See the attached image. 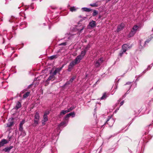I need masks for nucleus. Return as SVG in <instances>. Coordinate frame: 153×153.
I'll list each match as a JSON object with an SVG mask.
<instances>
[{"label":"nucleus","instance_id":"obj_1","mask_svg":"<svg viewBox=\"0 0 153 153\" xmlns=\"http://www.w3.org/2000/svg\"><path fill=\"white\" fill-rule=\"evenodd\" d=\"M49 111H45L43 115V120H42V124L43 125H45V122L48 120V115L49 114Z\"/></svg>","mask_w":153,"mask_h":153},{"label":"nucleus","instance_id":"obj_2","mask_svg":"<svg viewBox=\"0 0 153 153\" xmlns=\"http://www.w3.org/2000/svg\"><path fill=\"white\" fill-rule=\"evenodd\" d=\"M104 61L103 59L102 58H100L98 60H96L95 62V66L96 68H98L100 67V65Z\"/></svg>","mask_w":153,"mask_h":153},{"label":"nucleus","instance_id":"obj_3","mask_svg":"<svg viewBox=\"0 0 153 153\" xmlns=\"http://www.w3.org/2000/svg\"><path fill=\"white\" fill-rule=\"evenodd\" d=\"M114 122V120L112 117H108V118L106 122L105 123V124L107 123L108 124L110 127H112L113 126Z\"/></svg>","mask_w":153,"mask_h":153},{"label":"nucleus","instance_id":"obj_4","mask_svg":"<svg viewBox=\"0 0 153 153\" xmlns=\"http://www.w3.org/2000/svg\"><path fill=\"white\" fill-rule=\"evenodd\" d=\"M85 55V52L84 51H82L80 54L77 56V63L80 62V61L82 59Z\"/></svg>","mask_w":153,"mask_h":153},{"label":"nucleus","instance_id":"obj_5","mask_svg":"<svg viewBox=\"0 0 153 153\" xmlns=\"http://www.w3.org/2000/svg\"><path fill=\"white\" fill-rule=\"evenodd\" d=\"M96 25V22L95 21L92 20L90 22L88 26V28H93L95 27Z\"/></svg>","mask_w":153,"mask_h":153},{"label":"nucleus","instance_id":"obj_6","mask_svg":"<svg viewBox=\"0 0 153 153\" xmlns=\"http://www.w3.org/2000/svg\"><path fill=\"white\" fill-rule=\"evenodd\" d=\"M76 63V58L74 60V61L72 62L70 64L68 69V71H71L74 65Z\"/></svg>","mask_w":153,"mask_h":153},{"label":"nucleus","instance_id":"obj_7","mask_svg":"<svg viewBox=\"0 0 153 153\" xmlns=\"http://www.w3.org/2000/svg\"><path fill=\"white\" fill-rule=\"evenodd\" d=\"M131 46L127 44H123L122 47V50L124 51V52H126L127 50L131 48Z\"/></svg>","mask_w":153,"mask_h":153},{"label":"nucleus","instance_id":"obj_8","mask_svg":"<svg viewBox=\"0 0 153 153\" xmlns=\"http://www.w3.org/2000/svg\"><path fill=\"white\" fill-rule=\"evenodd\" d=\"M71 111V109H67V110H62L61 111L60 113V116L66 114V113L70 112V111Z\"/></svg>","mask_w":153,"mask_h":153},{"label":"nucleus","instance_id":"obj_9","mask_svg":"<svg viewBox=\"0 0 153 153\" xmlns=\"http://www.w3.org/2000/svg\"><path fill=\"white\" fill-rule=\"evenodd\" d=\"M124 26V25L123 23H121L120 25H118L117 28V31L119 32L122 30Z\"/></svg>","mask_w":153,"mask_h":153},{"label":"nucleus","instance_id":"obj_10","mask_svg":"<svg viewBox=\"0 0 153 153\" xmlns=\"http://www.w3.org/2000/svg\"><path fill=\"white\" fill-rule=\"evenodd\" d=\"M62 67H63L61 68H56L54 72L52 73V74L53 75L55 76L57 73L59 72L61 70Z\"/></svg>","mask_w":153,"mask_h":153},{"label":"nucleus","instance_id":"obj_11","mask_svg":"<svg viewBox=\"0 0 153 153\" xmlns=\"http://www.w3.org/2000/svg\"><path fill=\"white\" fill-rule=\"evenodd\" d=\"M8 143V141L5 139H3L0 142V146H3L4 144Z\"/></svg>","mask_w":153,"mask_h":153},{"label":"nucleus","instance_id":"obj_12","mask_svg":"<svg viewBox=\"0 0 153 153\" xmlns=\"http://www.w3.org/2000/svg\"><path fill=\"white\" fill-rule=\"evenodd\" d=\"M136 33V32L135 31L131 29V31L129 33L128 36L129 37H131L133 36Z\"/></svg>","mask_w":153,"mask_h":153},{"label":"nucleus","instance_id":"obj_13","mask_svg":"<svg viewBox=\"0 0 153 153\" xmlns=\"http://www.w3.org/2000/svg\"><path fill=\"white\" fill-rule=\"evenodd\" d=\"M21 103L19 102L18 101L16 102V105L15 106V108L16 109H17L21 107Z\"/></svg>","mask_w":153,"mask_h":153},{"label":"nucleus","instance_id":"obj_14","mask_svg":"<svg viewBox=\"0 0 153 153\" xmlns=\"http://www.w3.org/2000/svg\"><path fill=\"white\" fill-rule=\"evenodd\" d=\"M76 78V76H74L73 77L71 78L70 80L69 81H67L66 83V84L67 85L70 84L74 81V80Z\"/></svg>","mask_w":153,"mask_h":153},{"label":"nucleus","instance_id":"obj_15","mask_svg":"<svg viewBox=\"0 0 153 153\" xmlns=\"http://www.w3.org/2000/svg\"><path fill=\"white\" fill-rule=\"evenodd\" d=\"M82 11H85L87 12H89L91 11V10L87 7H83L81 9Z\"/></svg>","mask_w":153,"mask_h":153},{"label":"nucleus","instance_id":"obj_16","mask_svg":"<svg viewBox=\"0 0 153 153\" xmlns=\"http://www.w3.org/2000/svg\"><path fill=\"white\" fill-rule=\"evenodd\" d=\"M107 97L106 93H105L103 94L102 96L100 98V100H105Z\"/></svg>","mask_w":153,"mask_h":153},{"label":"nucleus","instance_id":"obj_17","mask_svg":"<svg viewBox=\"0 0 153 153\" xmlns=\"http://www.w3.org/2000/svg\"><path fill=\"white\" fill-rule=\"evenodd\" d=\"M139 26L137 25H134L133 27L132 30L135 31L136 32L137 30L139 28Z\"/></svg>","mask_w":153,"mask_h":153},{"label":"nucleus","instance_id":"obj_18","mask_svg":"<svg viewBox=\"0 0 153 153\" xmlns=\"http://www.w3.org/2000/svg\"><path fill=\"white\" fill-rule=\"evenodd\" d=\"M67 123L66 122H62L59 125V127L61 126H64L67 125Z\"/></svg>","mask_w":153,"mask_h":153},{"label":"nucleus","instance_id":"obj_19","mask_svg":"<svg viewBox=\"0 0 153 153\" xmlns=\"http://www.w3.org/2000/svg\"><path fill=\"white\" fill-rule=\"evenodd\" d=\"M35 119L39 120V114L38 112H36L35 115Z\"/></svg>","mask_w":153,"mask_h":153},{"label":"nucleus","instance_id":"obj_20","mask_svg":"<svg viewBox=\"0 0 153 153\" xmlns=\"http://www.w3.org/2000/svg\"><path fill=\"white\" fill-rule=\"evenodd\" d=\"M90 6L93 7H97L98 6V4L97 2H96L95 3L91 4Z\"/></svg>","mask_w":153,"mask_h":153},{"label":"nucleus","instance_id":"obj_21","mask_svg":"<svg viewBox=\"0 0 153 153\" xmlns=\"http://www.w3.org/2000/svg\"><path fill=\"white\" fill-rule=\"evenodd\" d=\"M90 45H88L84 49L83 51H84L85 52V54H86V52L88 51V49L90 48Z\"/></svg>","mask_w":153,"mask_h":153},{"label":"nucleus","instance_id":"obj_22","mask_svg":"<svg viewBox=\"0 0 153 153\" xmlns=\"http://www.w3.org/2000/svg\"><path fill=\"white\" fill-rule=\"evenodd\" d=\"M69 9L71 12H73L74 11H75L76 10V8L75 7H71Z\"/></svg>","mask_w":153,"mask_h":153},{"label":"nucleus","instance_id":"obj_23","mask_svg":"<svg viewBox=\"0 0 153 153\" xmlns=\"http://www.w3.org/2000/svg\"><path fill=\"white\" fill-rule=\"evenodd\" d=\"M71 30H72L73 31L76 32V26H72L71 28Z\"/></svg>","mask_w":153,"mask_h":153},{"label":"nucleus","instance_id":"obj_24","mask_svg":"<svg viewBox=\"0 0 153 153\" xmlns=\"http://www.w3.org/2000/svg\"><path fill=\"white\" fill-rule=\"evenodd\" d=\"M98 14V12L95 10H94L93 11V12L92 13V16H96Z\"/></svg>","mask_w":153,"mask_h":153},{"label":"nucleus","instance_id":"obj_25","mask_svg":"<svg viewBox=\"0 0 153 153\" xmlns=\"http://www.w3.org/2000/svg\"><path fill=\"white\" fill-rule=\"evenodd\" d=\"M131 85H130L129 86V89L128 90V91H127V92L126 93H125V94L123 96V98H124L126 97V95L127 94H128L129 92V90H130V89H131Z\"/></svg>","mask_w":153,"mask_h":153},{"label":"nucleus","instance_id":"obj_26","mask_svg":"<svg viewBox=\"0 0 153 153\" xmlns=\"http://www.w3.org/2000/svg\"><path fill=\"white\" fill-rule=\"evenodd\" d=\"M29 94H30L29 92H27L26 93H25L23 95V97L24 98H26L28 96Z\"/></svg>","mask_w":153,"mask_h":153},{"label":"nucleus","instance_id":"obj_27","mask_svg":"<svg viewBox=\"0 0 153 153\" xmlns=\"http://www.w3.org/2000/svg\"><path fill=\"white\" fill-rule=\"evenodd\" d=\"M12 147H7L6 148H5L4 149V150L5 152H9V151L12 149Z\"/></svg>","mask_w":153,"mask_h":153},{"label":"nucleus","instance_id":"obj_28","mask_svg":"<svg viewBox=\"0 0 153 153\" xmlns=\"http://www.w3.org/2000/svg\"><path fill=\"white\" fill-rule=\"evenodd\" d=\"M39 120L38 119H34V124L35 125H37L38 124Z\"/></svg>","mask_w":153,"mask_h":153},{"label":"nucleus","instance_id":"obj_29","mask_svg":"<svg viewBox=\"0 0 153 153\" xmlns=\"http://www.w3.org/2000/svg\"><path fill=\"white\" fill-rule=\"evenodd\" d=\"M86 19V17H83L82 18V19H81L79 21V22L78 23V24L79 25V24H81V23H82V21L84 20H85V19Z\"/></svg>","mask_w":153,"mask_h":153},{"label":"nucleus","instance_id":"obj_30","mask_svg":"<svg viewBox=\"0 0 153 153\" xmlns=\"http://www.w3.org/2000/svg\"><path fill=\"white\" fill-rule=\"evenodd\" d=\"M125 52H124V51L123 50H122L119 53V55L120 56H121L123 55L124 53H125Z\"/></svg>","mask_w":153,"mask_h":153},{"label":"nucleus","instance_id":"obj_31","mask_svg":"<svg viewBox=\"0 0 153 153\" xmlns=\"http://www.w3.org/2000/svg\"><path fill=\"white\" fill-rule=\"evenodd\" d=\"M20 132H21V135L22 136H24L25 135L26 133L24 131H21Z\"/></svg>","mask_w":153,"mask_h":153},{"label":"nucleus","instance_id":"obj_32","mask_svg":"<svg viewBox=\"0 0 153 153\" xmlns=\"http://www.w3.org/2000/svg\"><path fill=\"white\" fill-rule=\"evenodd\" d=\"M57 56L56 55H53L50 57L49 58L51 59H52L54 58H57Z\"/></svg>","mask_w":153,"mask_h":153},{"label":"nucleus","instance_id":"obj_33","mask_svg":"<svg viewBox=\"0 0 153 153\" xmlns=\"http://www.w3.org/2000/svg\"><path fill=\"white\" fill-rule=\"evenodd\" d=\"M54 75H53L52 74V75L50 76L48 78V79L49 80H52V79H53L54 77Z\"/></svg>","mask_w":153,"mask_h":153},{"label":"nucleus","instance_id":"obj_34","mask_svg":"<svg viewBox=\"0 0 153 153\" xmlns=\"http://www.w3.org/2000/svg\"><path fill=\"white\" fill-rule=\"evenodd\" d=\"M71 114H67L65 117V119H67L68 118V117H71Z\"/></svg>","mask_w":153,"mask_h":153},{"label":"nucleus","instance_id":"obj_35","mask_svg":"<svg viewBox=\"0 0 153 153\" xmlns=\"http://www.w3.org/2000/svg\"><path fill=\"white\" fill-rule=\"evenodd\" d=\"M13 124V122H11L7 124V126L10 127Z\"/></svg>","mask_w":153,"mask_h":153},{"label":"nucleus","instance_id":"obj_36","mask_svg":"<svg viewBox=\"0 0 153 153\" xmlns=\"http://www.w3.org/2000/svg\"><path fill=\"white\" fill-rule=\"evenodd\" d=\"M25 123V120H23L22 121V122L20 123L19 126H23V124Z\"/></svg>","mask_w":153,"mask_h":153},{"label":"nucleus","instance_id":"obj_37","mask_svg":"<svg viewBox=\"0 0 153 153\" xmlns=\"http://www.w3.org/2000/svg\"><path fill=\"white\" fill-rule=\"evenodd\" d=\"M69 114H71V116L72 117H74L75 115V114L74 112H72L70 113Z\"/></svg>","mask_w":153,"mask_h":153},{"label":"nucleus","instance_id":"obj_38","mask_svg":"<svg viewBox=\"0 0 153 153\" xmlns=\"http://www.w3.org/2000/svg\"><path fill=\"white\" fill-rule=\"evenodd\" d=\"M85 27V26H83V27H82L80 29H77V30H79V32H81L84 29V28Z\"/></svg>","mask_w":153,"mask_h":153},{"label":"nucleus","instance_id":"obj_39","mask_svg":"<svg viewBox=\"0 0 153 153\" xmlns=\"http://www.w3.org/2000/svg\"><path fill=\"white\" fill-rule=\"evenodd\" d=\"M152 66V65L151 66V65L148 66L147 67V68L146 69V70L147 71L149 70H150Z\"/></svg>","mask_w":153,"mask_h":153},{"label":"nucleus","instance_id":"obj_40","mask_svg":"<svg viewBox=\"0 0 153 153\" xmlns=\"http://www.w3.org/2000/svg\"><path fill=\"white\" fill-rule=\"evenodd\" d=\"M19 130L20 131H23V129L22 126H19Z\"/></svg>","mask_w":153,"mask_h":153},{"label":"nucleus","instance_id":"obj_41","mask_svg":"<svg viewBox=\"0 0 153 153\" xmlns=\"http://www.w3.org/2000/svg\"><path fill=\"white\" fill-rule=\"evenodd\" d=\"M125 102V101L124 100H122L120 102V106L123 105V104Z\"/></svg>","mask_w":153,"mask_h":153},{"label":"nucleus","instance_id":"obj_42","mask_svg":"<svg viewBox=\"0 0 153 153\" xmlns=\"http://www.w3.org/2000/svg\"><path fill=\"white\" fill-rule=\"evenodd\" d=\"M66 45V42H64V43H61V44H60L59 45Z\"/></svg>","mask_w":153,"mask_h":153},{"label":"nucleus","instance_id":"obj_43","mask_svg":"<svg viewBox=\"0 0 153 153\" xmlns=\"http://www.w3.org/2000/svg\"><path fill=\"white\" fill-rule=\"evenodd\" d=\"M131 82H128L126 83L125 85H130L131 84Z\"/></svg>","mask_w":153,"mask_h":153},{"label":"nucleus","instance_id":"obj_44","mask_svg":"<svg viewBox=\"0 0 153 153\" xmlns=\"http://www.w3.org/2000/svg\"><path fill=\"white\" fill-rule=\"evenodd\" d=\"M149 41H150V40H146V41H145V43H145V44H146V43H149Z\"/></svg>","mask_w":153,"mask_h":153},{"label":"nucleus","instance_id":"obj_45","mask_svg":"<svg viewBox=\"0 0 153 153\" xmlns=\"http://www.w3.org/2000/svg\"><path fill=\"white\" fill-rule=\"evenodd\" d=\"M74 108V106L71 107L70 108L68 109H71V110H73Z\"/></svg>","mask_w":153,"mask_h":153},{"label":"nucleus","instance_id":"obj_46","mask_svg":"<svg viewBox=\"0 0 153 153\" xmlns=\"http://www.w3.org/2000/svg\"><path fill=\"white\" fill-rule=\"evenodd\" d=\"M133 120H134V119H132V121H130V123H129L130 124H129V126L130 125V124H131L132 123V121H133Z\"/></svg>","mask_w":153,"mask_h":153},{"label":"nucleus","instance_id":"obj_47","mask_svg":"<svg viewBox=\"0 0 153 153\" xmlns=\"http://www.w3.org/2000/svg\"><path fill=\"white\" fill-rule=\"evenodd\" d=\"M139 80V79L138 78H137L136 79V81H138V80Z\"/></svg>","mask_w":153,"mask_h":153},{"label":"nucleus","instance_id":"obj_48","mask_svg":"<svg viewBox=\"0 0 153 153\" xmlns=\"http://www.w3.org/2000/svg\"><path fill=\"white\" fill-rule=\"evenodd\" d=\"M152 122L153 123L152 124H151L149 125V126H150V125H153V121H152Z\"/></svg>","mask_w":153,"mask_h":153},{"label":"nucleus","instance_id":"obj_49","mask_svg":"<svg viewBox=\"0 0 153 153\" xmlns=\"http://www.w3.org/2000/svg\"><path fill=\"white\" fill-rule=\"evenodd\" d=\"M120 100H121V99H119V100H118V102H119Z\"/></svg>","mask_w":153,"mask_h":153},{"label":"nucleus","instance_id":"obj_50","mask_svg":"<svg viewBox=\"0 0 153 153\" xmlns=\"http://www.w3.org/2000/svg\"><path fill=\"white\" fill-rule=\"evenodd\" d=\"M111 0H106V2H108L110 1Z\"/></svg>","mask_w":153,"mask_h":153},{"label":"nucleus","instance_id":"obj_51","mask_svg":"<svg viewBox=\"0 0 153 153\" xmlns=\"http://www.w3.org/2000/svg\"><path fill=\"white\" fill-rule=\"evenodd\" d=\"M146 70L145 71H144L143 72V73H145V72H146Z\"/></svg>","mask_w":153,"mask_h":153},{"label":"nucleus","instance_id":"obj_52","mask_svg":"<svg viewBox=\"0 0 153 153\" xmlns=\"http://www.w3.org/2000/svg\"><path fill=\"white\" fill-rule=\"evenodd\" d=\"M85 77H87V75H86Z\"/></svg>","mask_w":153,"mask_h":153},{"label":"nucleus","instance_id":"obj_53","mask_svg":"<svg viewBox=\"0 0 153 153\" xmlns=\"http://www.w3.org/2000/svg\"><path fill=\"white\" fill-rule=\"evenodd\" d=\"M52 71H51V74H52Z\"/></svg>","mask_w":153,"mask_h":153},{"label":"nucleus","instance_id":"obj_54","mask_svg":"<svg viewBox=\"0 0 153 153\" xmlns=\"http://www.w3.org/2000/svg\"><path fill=\"white\" fill-rule=\"evenodd\" d=\"M104 125H102V127L103 126H104Z\"/></svg>","mask_w":153,"mask_h":153},{"label":"nucleus","instance_id":"obj_55","mask_svg":"<svg viewBox=\"0 0 153 153\" xmlns=\"http://www.w3.org/2000/svg\"><path fill=\"white\" fill-rule=\"evenodd\" d=\"M152 31L153 30V29H152Z\"/></svg>","mask_w":153,"mask_h":153}]
</instances>
